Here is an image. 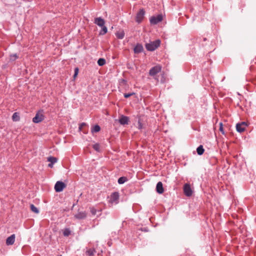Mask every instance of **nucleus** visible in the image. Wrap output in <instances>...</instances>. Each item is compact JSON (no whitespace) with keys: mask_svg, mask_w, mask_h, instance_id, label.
Wrapping results in <instances>:
<instances>
[{"mask_svg":"<svg viewBox=\"0 0 256 256\" xmlns=\"http://www.w3.org/2000/svg\"><path fill=\"white\" fill-rule=\"evenodd\" d=\"M144 14L145 12L144 9H140L136 14V21L138 24L140 23L144 18Z\"/></svg>","mask_w":256,"mask_h":256,"instance_id":"nucleus-6","label":"nucleus"},{"mask_svg":"<svg viewBox=\"0 0 256 256\" xmlns=\"http://www.w3.org/2000/svg\"><path fill=\"white\" fill-rule=\"evenodd\" d=\"M15 236L12 234L10 236L8 237L6 240V244L7 245H12L14 242Z\"/></svg>","mask_w":256,"mask_h":256,"instance_id":"nucleus-15","label":"nucleus"},{"mask_svg":"<svg viewBox=\"0 0 256 256\" xmlns=\"http://www.w3.org/2000/svg\"><path fill=\"white\" fill-rule=\"evenodd\" d=\"M162 68L160 66H156L151 68L149 71V74L154 76L161 71Z\"/></svg>","mask_w":256,"mask_h":256,"instance_id":"nucleus-5","label":"nucleus"},{"mask_svg":"<svg viewBox=\"0 0 256 256\" xmlns=\"http://www.w3.org/2000/svg\"><path fill=\"white\" fill-rule=\"evenodd\" d=\"M129 121L128 117L124 115H122L118 120L119 122L122 125L128 124Z\"/></svg>","mask_w":256,"mask_h":256,"instance_id":"nucleus-9","label":"nucleus"},{"mask_svg":"<svg viewBox=\"0 0 256 256\" xmlns=\"http://www.w3.org/2000/svg\"><path fill=\"white\" fill-rule=\"evenodd\" d=\"M90 212L92 215H95L96 214L97 210L94 207H91L90 208Z\"/></svg>","mask_w":256,"mask_h":256,"instance_id":"nucleus-30","label":"nucleus"},{"mask_svg":"<svg viewBox=\"0 0 256 256\" xmlns=\"http://www.w3.org/2000/svg\"><path fill=\"white\" fill-rule=\"evenodd\" d=\"M18 58V56L16 54H12L10 56V60L12 62L15 61Z\"/></svg>","mask_w":256,"mask_h":256,"instance_id":"nucleus-28","label":"nucleus"},{"mask_svg":"<svg viewBox=\"0 0 256 256\" xmlns=\"http://www.w3.org/2000/svg\"><path fill=\"white\" fill-rule=\"evenodd\" d=\"M134 94H135L134 92L126 93V94H124V97L125 98H128L130 97V96H133Z\"/></svg>","mask_w":256,"mask_h":256,"instance_id":"nucleus-31","label":"nucleus"},{"mask_svg":"<svg viewBox=\"0 0 256 256\" xmlns=\"http://www.w3.org/2000/svg\"><path fill=\"white\" fill-rule=\"evenodd\" d=\"M96 252L94 249L90 248L86 250V254L88 256H93Z\"/></svg>","mask_w":256,"mask_h":256,"instance_id":"nucleus-21","label":"nucleus"},{"mask_svg":"<svg viewBox=\"0 0 256 256\" xmlns=\"http://www.w3.org/2000/svg\"><path fill=\"white\" fill-rule=\"evenodd\" d=\"M204 150L202 145H200L196 148V152L198 155H202L204 152Z\"/></svg>","mask_w":256,"mask_h":256,"instance_id":"nucleus-17","label":"nucleus"},{"mask_svg":"<svg viewBox=\"0 0 256 256\" xmlns=\"http://www.w3.org/2000/svg\"><path fill=\"white\" fill-rule=\"evenodd\" d=\"M30 210L32 212H35L36 214H38L39 212V210L37 208H36L33 204H31L30 206Z\"/></svg>","mask_w":256,"mask_h":256,"instance_id":"nucleus-26","label":"nucleus"},{"mask_svg":"<svg viewBox=\"0 0 256 256\" xmlns=\"http://www.w3.org/2000/svg\"><path fill=\"white\" fill-rule=\"evenodd\" d=\"M48 161L50 162L48 164V166L52 168L54 164L57 162L58 159L54 156H50L48 158Z\"/></svg>","mask_w":256,"mask_h":256,"instance_id":"nucleus-12","label":"nucleus"},{"mask_svg":"<svg viewBox=\"0 0 256 256\" xmlns=\"http://www.w3.org/2000/svg\"><path fill=\"white\" fill-rule=\"evenodd\" d=\"M78 72H79V69L78 67L76 68H74V74L73 76V78L74 79H75L76 78V77L77 76L78 74Z\"/></svg>","mask_w":256,"mask_h":256,"instance_id":"nucleus-29","label":"nucleus"},{"mask_svg":"<svg viewBox=\"0 0 256 256\" xmlns=\"http://www.w3.org/2000/svg\"><path fill=\"white\" fill-rule=\"evenodd\" d=\"M106 62L105 59L103 58H100L98 60V64L100 66H102L106 64Z\"/></svg>","mask_w":256,"mask_h":256,"instance_id":"nucleus-24","label":"nucleus"},{"mask_svg":"<svg viewBox=\"0 0 256 256\" xmlns=\"http://www.w3.org/2000/svg\"><path fill=\"white\" fill-rule=\"evenodd\" d=\"M156 190L158 193L161 194L164 192V188L161 182H159L157 183L156 186Z\"/></svg>","mask_w":256,"mask_h":256,"instance_id":"nucleus-14","label":"nucleus"},{"mask_svg":"<svg viewBox=\"0 0 256 256\" xmlns=\"http://www.w3.org/2000/svg\"><path fill=\"white\" fill-rule=\"evenodd\" d=\"M66 187V184L60 181H58L54 186V190L56 192H61Z\"/></svg>","mask_w":256,"mask_h":256,"instance_id":"nucleus-2","label":"nucleus"},{"mask_svg":"<svg viewBox=\"0 0 256 256\" xmlns=\"http://www.w3.org/2000/svg\"><path fill=\"white\" fill-rule=\"evenodd\" d=\"M12 119L14 122H18L20 120V116L18 114L17 112H14L12 116Z\"/></svg>","mask_w":256,"mask_h":256,"instance_id":"nucleus-19","label":"nucleus"},{"mask_svg":"<svg viewBox=\"0 0 256 256\" xmlns=\"http://www.w3.org/2000/svg\"><path fill=\"white\" fill-rule=\"evenodd\" d=\"M184 192L187 196H190L192 194V191L189 184H186L184 186Z\"/></svg>","mask_w":256,"mask_h":256,"instance_id":"nucleus-7","label":"nucleus"},{"mask_svg":"<svg viewBox=\"0 0 256 256\" xmlns=\"http://www.w3.org/2000/svg\"><path fill=\"white\" fill-rule=\"evenodd\" d=\"M93 148L96 152H100V146L99 144H95L92 146Z\"/></svg>","mask_w":256,"mask_h":256,"instance_id":"nucleus-27","label":"nucleus"},{"mask_svg":"<svg viewBox=\"0 0 256 256\" xmlns=\"http://www.w3.org/2000/svg\"><path fill=\"white\" fill-rule=\"evenodd\" d=\"M160 44V40H156L154 42H150L146 44V48L148 51L152 52L156 50Z\"/></svg>","mask_w":256,"mask_h":256,"instance_id":"nucleus-1","label":"nucleus"},{"mask_svg":"<svg viewBox=\"0 0 256 256\" xmlns=\"http://www.w3.org/2000/svg\"><path fill=\"white\" fill-rule=\"evenodd\" d=\"M127 180H128V178L126 177L122 176V177H120L118 179V184H124Z\"/></svg>","mask_w":256,"mask_h":256,"instance_id":"nucleus-18","label":"nucleus"},{"mask_svg":"<svg viewBox=\"0 0 256 256\" xmlns=\"http://www.w3.org/2000/svg\"><path fill=\"white\" fill-rule=\"evenodd\" d=\"M102 30L100 33V34L104 35L106 34L108 32V28L106 26L104 25V26H101Z\"/></svg>","mask_w":256,"mask_h":256,"instance_id":"nucleus-25","label":"nucleus"},{"mask_svg":"<svg viewBox=\"0 0 256 256\" xmlns=\"http://www.w3.org/2000/svg\"><path fill=\"white\" fill-rule=\"evenodd\" d=\"M144 231H146H146H147V230H146V228H144Z\"/></svg>","mask_w":256,"mask_h":256,"instance_id":"nucleus-35","label":"nucleus"},{"mask_svg":"<svg viewBox=\"0 0 256 256\" xmlns=\"http://www.w3.org/2000/svg\"><path fill=\"white\" fill-rule=\"evenodd\" d=\"M86 126V123H84V122H82V124L80 125V126H79V129H80V130H82V128H83V126Z\"/></svg>","mask_w":256,"mask_h":256,"instance_id":"nucleus-34","label":"nucleus"},{"mask_svg":"<svg viewBox=\"0 0 256 256\" xmlns=\"http://www.w3.org/2000/svg\"><path fill=\"white\" fill-rule=\"evenodd\" d=\"M116 35L118 38L122 39L124 36V31L118 32Z\"/></svg>","mask_w":256,"mask_h":256,"instance_id":"nucleus-22","label":"nucleus"},{"mask_svg":"<svg viewBox=\"0 0 256 256\" xmlns=\"http://www.w3.org/2000/svg\"><path fill=\"white\" fill-rule=\"evenodd\" d=\"M248 126V124L244 122L238 123L236 125V130L237 132L241 133L245 130Z\"/></svg>","mask_w":256,"mask_h":256,"instance_id":"nucleus-3","label":"nucleus"},{"mask_svg":"<svg viewBox=\"0 0 256 256\" xmlns=\"http://www.w3.org/2000/svg\"><path fill=\"white\" fill-rule=\"evenodd\" d=\"M44 118V116L40 112H37L32 118V122L34 123H38L41 122Z\"/></svg>","mask_w":256,"mask_h":256,"instance_id":"nucleus-8","label":"nucleus"},{"mask_svg":"<svg viewBox=\"0 0 256 256\" xmlns=\"http://www.w3.org/2000/svg\"><path fill=\"white\" fill-rule=\"evenodd\" d=\"M100 128L98 124L95 125L92 128V132H100Z\"/></svg>","mask_w":256,"mask_h":256,"instance_id":"nucleus-20","label":"nucleus"},{"mask_svg":"<svg viewBox=\"0 0 256 256\" xmlns=\"http://www.w3.org/2000/svg\"><path fill=\"white\" fill-rule=\"evenodd\" d=\"M162 16L158 14L156 16H152L150 18V22L152 24H156L162 22Z\"/></svg>","mask_w":256,"mask_h":256,"instance_id":"nucleus-4","label":"nucleus"},{"mask_svg":"<svg viewBox=\"0 0 256 256\" xmlns=\"http://www.w3.org/2000/svg\"><path fill=\"white\" fill-rule=\"evenodd\" d=\"M94 23L97 24L98 26L101 27L104 25L105 22L103 18L101 17H99L94 18Z\"/></svg>","mask_w":256,"mask_h":256,"instance_id":"nucleus-11","label":"nucleus"},{"mask_svg":"<svg viewBox=\"0 0 256 256\" xmlns=\"http://www.w3.org/2000/svg\"><path fill=\"white\" fill-rule=\"evenodd\" d=\"M118 198H119L118 192H113L111 194L110 199L112 202H116V201L118 200Z\"/></svg>","mask_w":256,"mask_h":256,"instance_id":"nucleus-16","label":"nucleus"},{"mask_svg":"<svg viewBox=\"0 0 256 256\" xmlns=\"http://www.w3.org/2000/svg\"><path fill=\"white\" fill-rule=\"evenodd\" d=\"M144 50V48L142 44H138L134 48V50L135 54H139L142 52Z\"/></svg>","mask_w":256,"mask_h":256,"instance_id":"nucleus-13","label":"nucleus"},{"mask_svg":"<svg viewBox=\"0 0 256 256\" xmlns=\"http://www.w3.org/2000/svg\"><path fill=\"white\" fill-rule=\"evenodd\" d=\"M71 234V230L68 228H66L63 232V234L65 236H68Z\"/></svg>","mask_w":256,"mask_h":256,"instance_id":"nucleus-23","label":"nucleus"},{"mask_svg":"<svg viewBox=\"0 0 256 256\" xmlns=\"http://www.w3.org/2000/svg\"><path fill=\"white\" fill-rule=\"evenodd\" d=\"M219 130L220 131L222 134H224V129H223V128H222V122H220V128H219Z\"/></svg>","mask_w":256,"mask_h":256,"instance_id":"nucleus-32","label":"nucleus"},{"mask_svg":"<svg viewBox=\"0 0 256 256\" xmlns=\"http://www.w3.org/2000/svg\"><path fill=\"white\" fill-rule=\"evenodd\" d=\"M87 216L86 212H78L76 214L74 215V218L78 220L84 219Z\"/></svg>","mask_w":256,"mask_h":256,"instance_id":"nucleus-10","label":"nucleus"},{"mask_svg":"<svg viewBox=\"0 0 256 256\" xmlns=\"http://www.w3.org/2000/svg\"><path fill=\"white\" fill-rule=\"evenodd\" d=\"M143 126L142 123L140 122V120H138V128L139 130H141Z\"/></svg>","mask_w":256,"mask_h":256,"instance_id":"nucleus-33","label":"nucleus"}]
</instances>
